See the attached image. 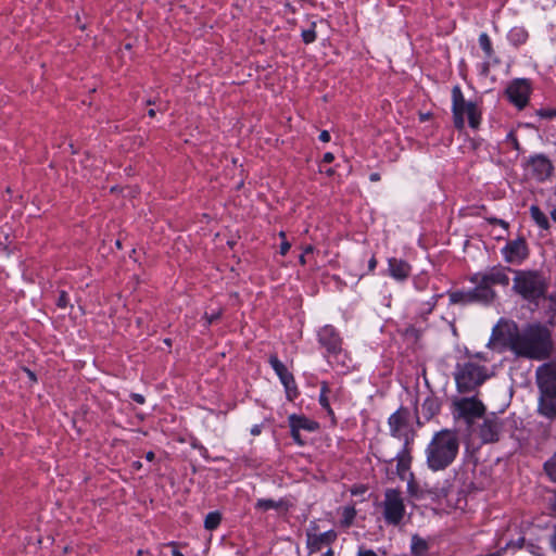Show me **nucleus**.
<instances>
[{"label":"nucleus","instance_id":"nucleus-52","mask_svg":"<svg viewBox=\"0 0 556 556\" xmlns=\"http://www.w3.org/2000/svg\"><path fill=\"white\" fill-rule=\"evenodd\" d=\"M318 138L321 142H329L331 139V136L328 130H321Z\"/></svg>","mask_w":556,"mask_h":556},{"label":"nucleus","instance_id":"nucleus-54","mask_svg":"<svg viewBox=\"0 0 556 556\" xmlns=\"http://www.w3.org/2000/svg\"><path fill=\"white\" fill-rule=\"evenodd\" d=\"M380 179H381V176H380V174H379V173H371V174L369 175V180H370L371 182H378V181H380Z\"/></svg>","mask_w":556,"mask_h":556},{"label":"nucleus","instance_id":"nucleus-12","mask_svg":"<svg viewBox=\"0 0 556 556\" xmlns=\"http://www.w3.org/2000/svg\"><path fill=\"white\" fill-rule=\"evenodd\" d=\"M288 426L290 435L298 446H304L306 441L302 438L301 431L316 432L319 430V424L303 414H291L288 416Z\"/></svg>","mask_w":556,"mask_h":556},{"label":"nucleus","instance_id":"nucleus-58","mask_svg":"<svg viewBox=\"0 0 556 556\" xmlns=\"http://www.w3.org/2000/svg\"><path fill=\"white\" fill-rule=\"evenodd\" d=\"M285 7H286L287 11H288V12H290V13H292V14H294V13H295V11H296V10H295V8H294L290 2H287V3L285 4Z\"/></svg>","mask_w":556,"mask_h":556},{"label":"nucleus","instance_id":"nucleus-59","mask_svg":"<svg viewBox=\"0 0 556 556\" xmlns=\"http://www.w3.org/2000/svg\"><path fill=\"white\" fill-rule=\"evenodd\" d=\"M299 262L301 265H305L306 264V255L302 253L299 257Z\"/></svg>","mask_w":556,"mask_h":556},{"label":"nucleus","instance_id":"nucleus-25","mask_svg":"<svg viewBox=\"0 0 556 556\" xmlns=\"http://www.w3.org/2000/svg\"><path fill=\"white\" fill-rule=\"evenodd\" d=\"M441 403L435 396H427L421 404V413L426 420H430L440 413Z\"/></svg>","mask_w":556,"mask_h":556},{"label":"nucleus","instance_id":"nucleus-10","mask_svg":"<svg viewBox=\"0 0 556 556\" xmlns=\"http://www.w3.org/2000/svg\"><path fill=\"white\" fill-rule=\"evenodd\" d=\"M268 364L283 386L287 400L291 402L294 401L300 395V391L293 374L288 370L287 366L279 359L277 354L269 355Z\"/></svg>","mask_w":556,"mask_h":556},{"label":"nucleus","instance_id":"nucleus-14","mask_svg":"<svg viewBox=\"0 0 556 556\" xmlns=\"http://www.w3.org/2000/svg\"><path fill=\"white\" fill-rule=\"evenodd\" d=\"M413 445L409 442L406 441V444L402 445V448L397 452V454L394 457L390 458H382L380 456H377V459L379 462H383L387 464H391L392 462L396 460V476L401 480L407 479V473L412 472L410 467L413 463Z\"/></svg>","mask_w":556,"mask_h":556},{"label":"nucleus","instance_id":"nucleus-18","mask_svg":"<svg viewBox=\"0 0 556 556\" xmlns=\"http://www.w3.org/2000/svg\"><path fill=\"white\" fill-rule=\"evenodd\" d=\"M450 304L451 305H470V304H479L483 306H488L479 291H476V286L467 291L456 290L447 292Z\"/></svg>","mask_w":556,"mask_h":556},{"label":"nucleus","instance_id":"nucleus-44","mask_svg":"<svg viewBox=\"0 0 556 556\" xmlns=\"http://www.w3.org/2000/svg\"><path fill=\"white\" fill-rule=\"evenodd\" d=\"M488 222L491 225H498L502 228H504L505 230H507L508 227H509V224L506 220L500 219V218H496V217L488 218Z\"/></svg>","mask_w":556,"mask_h":556},{"label":"nucleus","instance_id":"nucleus-63","mask_svg":"<svg viewBox=\"0 0 556 556\" xmlns=\"http://www.w3.org/2000/svg\"><path fill=\"white\" fill-rule=\"evenodd\" d=\"M551 217L556 223V208L551 212Z\"/></svg>","mask_w":556,"mask_h":556},{"label":"nucleus","instance_id":"nucleus-22","mask_svg":"<svg viewBox=\"0 0 556 556\" xmlns=\"http://www.w3.org/2000/svg\"><path fill=\"white\" fill-rule=\"evenodd\" d=\"M478 41L480 48L484 53V58L488 60L486 62L483 63V72L488 73L490 63L492 62L494 65L500 64L501 60L498 59V56H496L491 38L486 33H481L479 35Z\"/></svg>","mask_w":556,"mask_h":556},{"label":"nucleus","instance_id":"nucleus-60","mask_svg":"<svg viewBox=\"0 0 556 556\" xmlns=\"http://www.w3.org/2000/svg\"><path fill=\"white\" fill-rule=\"evenodd\" d=\"M172 556H185V555L177 548H174L172 552Z\"/></svg>","mask_w":556,"mask_h":556},{"label":"nucleus","instance_id":"nucleus-61","mask_svg":"<svg viewBox=\"0 0 556 556\" xmlns=\"http://www.w3.org/2000/svg\"><path fill=\"white\" fill-rule=\"evenodd\" d=\"M324 556H334V552L332 548H328L325 553H324Z\"/></svg>","mask_w":556,"mask_h":556},{"label":"nucleus","instance_id":"nucleus-1","mask_svg":"<svg viewBox=\"0 0 556 556\" xmlns=\"http://www.w3.org/2000/svg\"><path fill=\"white\" fill-rule=\"evenodd\" d=\"M492 337L496 340L503 339L516 356L527 359L545 361L554 351L552 332L541 323L528 324L521 330L513 324L506 332L495 327Z\"/></svg>","mask_w":556,"mask_h":556},{"label":"nucleus","instance_id":"nucleus-17","mask_svg":"<svg viewBox=\"0 0 556 556\" xmlns=\"http://www.w3.org/2000/svg\"><path fill=\"white\" fill-rule=\"evenodd\" d=\"M338 539V533L334 530H328L324 533H313L311 530L306 532V547L309 554L318 553L326 545H331Z\"/></svg>","mask_w":556,"mask_h":556},{"label":"nucleus","instance_id":"nucleus-3","mask_svg":"<svg viewBox=\"0 0 556 556\" xmlns=\"http://www.w3.org/2000/svg\"><path fill=\"white\" fill-rule=\"evenodd\" d=\"M549 280L539 269H514L511 290L522 301L538 307L548 294Z\"/></svg>","mask_w":556,"mask_h":556},{"label":"nucleus","instance_id":"nucleus-7","mask_svg":"<svg viewBox=\"0 0 556 556\" xmlns=\"http://www.w3.org/2000/svg\"><path fill=\"white\" fill-rule=\"evenodd\" d=\"M488 379L486 368L482 365L467 362L458 364L455 372L457 391L467 393L476 390Z\"/></svg>","mask_w":556,"mask_h":556},{"label":"nucleus","instance_id":"nucleus-38","mask_svg":"<svg viewBox=\"0 0 556 556\" xmlns=\"http://www.w3.org/2000/svg\"><path fill=\"white\" fill-rule=\"evenodd\" d=\"M506 142L510 143L513 149L516 150V151H520L521 149V143L516 135V132L514 130H510L507 135H506Z\"/></svg>","mask_w":556,"mask_h":556},{"label":"nucleus","instance_id":"nucleus-15","mask_svg":"<svg viewBox=\"0 0 556 556\" xmlns=\"http://www.w3.org/2000/svg\"><path fill=\"white\" fill-rule=\"evenodd\" d=\"M527 164L532 177L539 182L548 180L553 175L554 165L548 156L543 153L530 155Z\"/></svg>","mask_w":556,"mask_h":556},{"label":"nucleus","instance_id":"nucleus-35","mask_svg":"<svg viewBox=\"0 0 556 556\" xmlns=\"http://www.w3.org/2000/svg\"><path fill=\"white\" fill-rule=\"evenodd\" d=\"M56 306L62 309H65L68 306L73 307L70 303V295L65 290H61L59 292V296L56 299Z\"/></svg>","mask_w":556,"mask_h":556},{"label":"nucleus","instance_id":"nucleus-27","mask_svg":"<svg viewBox=\"0 0 556 556\" xmlns=\"http://www.w3.org/2000/svg\"><path fill=\"white\" fill-rule=\"evenodd\" d=\"M529 38L528 30L522 26H515L509 29L507 40L514 47H520L527 42Z\"/></svg>","mask_w":556,"mask_h":556},{"label":"nucleus","instance_id":"nucleus-30","mask_svg":"<svg viewBox=\"0 0 556 556\" xmlns=\"http://www.w3.org/2000/svg\"><path fill=\"white\" fill-rule=\"evenodd\" d=\"M222 522V514L217 510L210 511L204 519V528L208 531L216 530Z\"/></svg>","mask_w":556,"mask_h":556},{"label":"nucleus","instance_id":"nucleus-19","mask_svg":"<svg viewBox=\"0 0 556 556\" xmlns=\"http://www.w3.org/2000/svg\"><path fill=\"white\" fill-rule=\"evenodd\" d=\"M540 389L539 413L548 418H556V390Z\"/></svg>","mask_w":556,"mask_h":556},{"label":"nucleus","instance_id":"nucleus-55","mask_svg":"<svg viewBox=\"0 0 556 556\" xmlns=\"http://www.w3.org/2000/svg\"><path fill=\"white\" fill-rule=\"evenodd\" d=\"M315 251V248L314 245L312 244H307L303 248V254L307 255V254H311Z\"/></svg>","mask_w":556,"mask_h":556},{"label":"nucleus","instance_id":"nucleus-4","mask_svg":"<svg viewBox=\"0 0 556 556\" xmlns=\"http://www.w3.org/2000/svg\"><path fill=\"white\" fill-rule=\"evenodd\" d=\"M509 273L514 269L508 266L495 265L486 268L483 271H478L468 277V281L476 286V291H479L486 305H491L497 298L494 290L495 286L506 288L509 286Z\"/></svg>","mask_w":556,"mask_h":556},{"label":"nucleus","instance_id":"nucleus-48","mask_svg":"<svg viewBox=\"0 0 556 556\" xmlns=\"http://www.w3.org/2000/svg\"><path fill=\"white\" fill-rule=\"evenodd\" d=\"M130 399L134 402H136L137 404H140V405L146 403V397L142 394H140V393H131L130 394Z\"/></svg>","mask_w":556,"mask_h":556},{"label":"nucleus","instance_id":"nucleus-42","mask_svg":"<svg viewBox=\"0 0 556 556\" xmlns=\"http://www.w3.org/2000/svg\"><path fill=\"white\" fill-rule=\"evenodd\" d=\"M222 317V312L218 311V312H215V313H205L203 318L205 319L206 321V326H211L212 324H214L216 320H218L219 318Z\"/></svg>","mask_w":556,"mask_h":556},{"label":"nucleus","instance_id":"nucleus-16","mask_svg":"<svg viewBox=\"0 0 556 556\" xmlns=\"http://www.w3.org/2000/svg\"><path fill=\"white\" fill-rule=\"evenodd\" d=\"M455 406L458 415L468 421L481 418L485 413V406L477 397H463Z\"/></svg>","mask_w":556,"mask_h":556},{"label":"nucleus","instance_id":"nucleus-2","mask_svg":"<svg viewBox=\"0 0 556 556\" xmlns=\"http://www.w3.org/2000/svg\"><path fill=\"white\" fill-rule=\"evenodd\" d=\"M459 440L453 430L442 429L432 435L425 448L426 464L433 472L443 471L457 458Z\"/></svg>","mask_w":556,"mask_h":556},{"label":"nucleus","instance_id":"nucleus-6","mask_svg":"<svg viewBox=\"0 0 556 556\" xmlns=\"http://www.w3.org/2000/svg\"><path fill=\"white\" fill-rule=\"evenodd\" d=\"M317 342L324 350V357L330 363L332 359L345 366L346 352L343 350V338L340 331L330 324L317 330Z\"/></svg>","mask_w":556,"mask_h":556},{"label":"nucleus","instance_id":"nucleus-45","mask_svg":"<svg viewBox=\"0 0 556 556\" xmlns=\"http://www.w3.org/2000/svg\"><path fill=\"white\" fill-rule=\"evenodd\" d=\"M551 304L549 308L553 312L554 316H556V292L547 294L545 298Z\"/></svg>","mask_w":556,"mask_h":556},{"label":"nucleus","instance_id":"nucleus-20","mask_svg":"<svg viewBox=\"0 0 556 556\" xmlns=\"http://www.w3.org/2000/svg\"><path fill=\"white\" fill-rule=\"evenodd\" d=\"M412 265L397 257L388 258V274L397 282H404L410 276Z\"/></svg>","mask_w":556,"mask_h":556},{"label":"nucleus","instance_id":"nucleus-23","mask_svg":"<svg viewBox=\"0 0 556 556\" xmlns=\"http://www.w3.org/2000/svg\"><path fill=\"white\" fill-rule=\"evenodd\" d=\"M501 425L493 419H485L480 427V437L485 443H493L500 440Z\"/></svg>","mask_w":556,"mask_h":556},{"label":"nucleus","instance_id":"nucleus-57","mask_svg":"<svg viewBox=\"0 0 556 556\" xmlns=\"http://www.w3.org/2000/svg\"><path fill=\"white\" fill-rule=\"evenodd\" d=\"M503 555H504V549L500 548V549H498V551H496V552L489 553V554L481 555V556H503Z\"/></svg>","mask_w":556,"mask_h":556},{"label":"nucleus","instance_id":"nucleus-46","mask_svg":"<svg viewBox=\"0 0 556 556\" xmlns=\"http://www.w3.org/2000/svg\"><path fill=\"white\" fill-rule=\"evenodd\" d=\"M356 556H378L374 549L365 548L359 546Z\"/></svg>","mask_w":556,"mask_h":556},{"label":"nucleus","instance_id":"nucleus-21","mask_svg":"<svg viewBox=\"0 0 556 556\" xmlns=\"http://www.w3.org/2000/svg\"><path fill=\"white\" fill-rule=\"evenodd\" d=\"M539 388L556 390V364L546 363L536 371Z\"/></svg>","mask_w":556,"mask_h":556},{"label":"nucleus","instance_id":"nucleus-29","mask_svg":"<svg viewBox=\"0 0 556 556\" xmlns=\"http://www.w3.org/2000/svg\"><path fill=\"white\" fill-rule=\"evenodd\" d=\"M530 216L532 220L543 230H548L551 225L547 216L542 212L538 205H531Z\"/></svg>","mask_w":556,"mask_h":556},{"label":"nucleus","instance_id":"nucleus-13","mask_svg":"<svg viewBox=\"0 0 556 556\" xmlns=\"http://www.w3.org/2000/svg\"><path fill=\"white\" fill-rule=\"evenodd\" d=\"M504 261L508 264L520 265L529 257V248L523 237L509 240L501 249Z\"/></svg>","mask_w":556,"mask_h":556},{"label":"nucleus","instance_id":"nucleus-8","mask_svg":"<svg viewBox=\"0 0 556 556\" xmlns=\"http://www.w3.org/2000/svg\"><path fill=\"white\" fill-rule=\"evenodd\" d=\"M388 426L392 438L403 441V444H406V440L414 444L415 431L409 424V412L406 407L401 406L391 414Z\"/></svg>","mask_w":556,"mask_h":556},{"label":"nucleus","instance_id":"nucleus-62","mask_svg":"<svg viewBox=\"0 0 556 556\" xmlns=\"http://www.w3.org/2000/svg\"><path fill=\"white\" fill-rule=\"evenodd\" d=\"M155 115H156V112H155V110H154V109H150V110L148 111V116H149V117H152V118H153V117H155Z\"/></svg>","mask_w":556,"mask_h":556},{"label":"nucleus","instance_id":"nucleus-9","mask_svg":"<svg viewBox=\"0 0 556 556\" xmlns=\"http://www.w3.org/2000/svg\"><path fill=\"white\" fill-rule=\"evenodd\" d=\"M383 518L387 525L399 526L405 516V504L401 491L388 489L384 493Z\"/></svg>","mask_w":556,"mask_h":556},{"label":"nucleus","instance_id":"nucleus-5","mask_svg":"<svg viewBox=\"0 0 556 556\" xmlns=\"http://www.w3.org/2000/svg\"><path fill=\"white\" fill-rule=\"evenodd\" d=\"M452 115L453 124L457 130L465 128V116L472 129H478L482 122V111L477 102L466 101L462 88L456 85L452 88Z\"/></svg>","mask_w":556,"mask_h":556},{"label":"nucleus","instance_id":"nucleus-24","mask_svg":"<svg viewBox=\"0 0 556 556\" xmlns=\"http://www.w3.org/2000/svg\"><path fill=\"white\" fill-rule=\"evenodd\" d=\"M329 393H330V387H329L328 382L321 381L319 396H318V403L326 410L327 415L330 417L331 425L336 426L337 417H336V414L330 405Z\"/></svg>","mask_w":556,"mask_h":556},{"label":"nucleus","instance_id":"nucleus-41","mask_svg":"<svg viewBox=\"0 0 556 556\" xmlns=\"http://www.w3.org/2000/svg\"><path fill=\"white\" fill-rule=\"evenodd\" d=\"M536 115L544 119H553L556 118V109H540Z\"/></svg>","mask_w":556,"mask_h":556},{"label":"nucleus","instance_id":"nucleus-49","mask_svg":"<svg viewBox=\"0 0 556 556\" xmlns=\"http://www.w3.org/2000/svg\"><path fill=\"white\" fill-rule=\"evenodd\" d=\"M334 161V155L331 152H326L321 159V164H330Z\"/></svg>","mask_w":556,"mask_h":556},{"label":"nucleus","instance_id":"nucleus-28","mask_svg":"<svg viewBox=\"0 0 556 556\" xmlns=\"http://www.w3.org/2000/svg\"><path fill=\"white\" fill-rule=\"evenodd\" d=\"M410 552L413 556H428L429 544L425 539L415 534L412 538Z\"/></svg>","mask_w":556,"mask_h":556},{"label":"nucleus","instance_id":"nucleus-33","mask_svg":"<svg viewBox=\"0 0 556 556\" xmlns=\"http://www.w3.org/2000/svg\"><path fill=\"white\" fill-rule=\"evenodd\" d=\"M544 471L553 482H556V452L544 463Z\"/></svg>","mask_w":556,"mask_h":556},{"label":"nucleus","instance_id":"nucleus-36","mask_svg":"<svg viewBox=\"0 0 556 556\" xmlns=\"http://www.w3.org/2000/svg\"><path fill=\"white\" fill-rule=\"evenodd\" d=\"M407 480V493L410 496H417L418 495V483L415 480V476L413 472H409V478Z\"/></svg>","mask_w":556,"mask_h":556},{"label":"nucleus","instance_id":"nucleus-11","mask_svg":"<svg viewBox=\"0 0 556 556\" xmlns=\"http://www.w3.org/2000/svg\"><path fill=\"white\" fill-rule=\"evenodd\" d=\"M532 93L531 80L528 78H515L506 87L505 94L508 101L518 110H523Z\"/></svg>","mask_w":556,"mask_h":556},{"label":"nucleus","instance_id":"nucleus-39","mask_svg":"<svg viewBox=\"0 0 556 556\" xmlns=\"http://www.w3.org/2000/svg\"><path fill=\"white\" fill-rule=\"evenodd\" d=\"M525 545V538L523 536H520L519 539H517L516 541H509L506 543V545L504 547H501L502 549H504V553L508 549H521Z\"/></svg>","mask_w":556,"mask_h":556},{"label":"nucleus","instance_id":"nucleus-37","mask_svg":"<svg viewBox=\"0 0 556 556\" xmlns=\"http://www.w3.org/2000/svg\"><path fill=\"white\" fill-rule=\"evenodd\" d=\"M279 238L281 239L280 247H279V253L280 255L285 256L289 252L291 248V243L287 240V236L285 231L279 232Z\"/></svg>","mask_w":556,"mask_h":556},{"label":"nucleus","instance_id":"nucleus-32","mask_svg":"<svg viewBox=\"0 0 556 556\" xmlns=\"http://www.w3.org/2000/svg\"><path fill=\"white\" fill-rule=\"evenodd\" d=\"M316 22L311 23V27L308 29H303L301 33L302 40L305 45L313 43L317 39L316 33Z\"/></svg>","mask_w":556,"mask_h":556},{"label":"nucleus","instance_id":"nucleus-34","mask_svg":"<svg viewBox=\"0 0 556 556\" xmlns=\"http://www.w3.org/2000/svg\"><path fill=\"white\" fill-rule=\"evenodd\" d=\"M429 285V276L427 274H418L413 278V286L417 291H425Z\"/></svg>","mask_w":556,"mask_h":556},{"label":"nucleus","instance_id":"nucleus-31","mask_svg":"<svg viewBox=\"0 0 556 556\" xmlns=\"http://www.w3.org/2000/svg\"><path fill=\"white\" fill-rule=\"evenodd\" d=\"M443 298V293H435L433 294L430 300L422 302L420 306V314L421 315H429L433 312L435 308L438 301Z\"/></svg>","mask_w":556,"mask_h":556},{"label":"nucleus","instance_id":"nucleus-43","mask_svg":"<svg viewBox=\"0 0 556 556\" xmlns=\"http://www.w3.org/2000/svg\"><path fill=\"white\" fill-rule=\"evenodd\" d=\"M192 447L198 450L200 455L204 458V459H208V450L201 443H192Z\"/></svg>","mask_w":556,"mask_h":556},{"label":"nucleus","instance_id":"nucleus-53","mask_svg":"<svg viewBox=\"0 0 556 556\" xmlns=\"http://www.w3.org/2000/svg\"><path fill=\"white\" fill-rule=\"evenodd\" d=\"M551 548L556 552V528L549 540Z\"/></svg>","mask_w":556,"mask_h":556},{"label":"nucleus","instance_id":"nucleus-40","mask_svg":"<svg viewBox=\"0 0 556 556\" xmlns=\"http://www.w3.org/2000/svg\"><path fill=\"white\" fill-rule=\"evenodd\" d=\"M551 496L547 500V508L549 516H556V489L551 491Z\"/></svg>","mask_w":556,"mask_h":556},{"label":"nucleus","instance_id":"nucleus-47","mask_svg":"<svg viewBox=\"0 0 556 556\" xmlns=\"http://www.w3.org/2000/svg\"><path fill=\"white\" fill-rule=\"evenodd\" d=\"M23 371L26 374V376L28 377V379L31 383H37L38 379H37V375L35 374V371H33L31 369H29L27 367H24Z\"/></svg>","mask_w":556,"mask_h":556},{"label":"nucleus","instance_id":"nucleus-64","mask_svg":"<svg viewBox=\"0 0 556 556\" xmlns=\"http://www.w3.org/2000/svg\"><path fill=\"white\" fill-rule=\"evenodd\" d=\"M328 176H332L334 174V169L333 168H328L326 172H325Z\"/></svg>","mask_w":556,"mask_h":556},{"label":"nucleus","instance_id":"nucleus-50","mask_svg":"<svg viewBox=\"0 0 556 556\" xmlns=\"http://www.w3.org/2000/svg\"><path fill=\"white\" fill-rule=\"evenodd\" d=\"M377 264H378V261H377L376 256L372 255L370 257V260L368 261V271L374 273L377 267Z\"/></svg>","mask_w":556,"mask_h":556},{"label":"nucleus","instance_id":"nucleus-51","mask_svg":"<svg viewBox=\"0 0 556 556\" xmlns=\"http://www.w3.org/2000/svg\"><path fill=\"white\" fill-rule=\"evenodd\" d=\"M262 430H263V426L262 425H254L251 427L250 429V433L253 435V437H257L262 433Z\"/></svg>","mask_w":556,"mask_h":556},{"label":"nucleus","instance_id":"nucleus-26","mask_svg":"<svg viewBox=\"0 0 556 556\" xmlns=\"http://www.w3.org/2000/svg\"><path fill=\"white\" fill-rule=\"evenodd\" d=\"M255 509L260 510H269V509H276V510H288L289 509V503L288 501L280 498L278 501L271 500V498H258L255 503Z\"/></svg>","mask_w":556,"mask_h":556},{"label":"nucleus","instance_id":"nucleus-56","mask_svg":"<svg viewBox=\"0 0 556 556\" xmlns=\"http://www.w3.org/2000/svg\"><path fill=\"white\" fill-rule=\"evenodd\" d=\"M144 458L148 460V462H153L155 459V454L153 451H149L146 453L144 455Z\"/></svg>","mask_w":556,"mask_h":556}]
</instances>
